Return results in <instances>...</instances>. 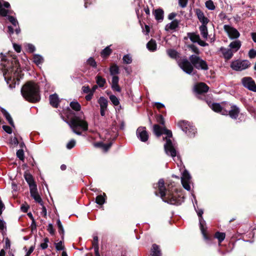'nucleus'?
Masks as SVG:
<instances>
[{
  "label": "nucleus",
  "mask_w": 256,
  "mask_h": 256,
  "mask_svg": "<svg viewBox=\"0 0 256 256\" xmlns=\"http://www.w3.org/2000/svg\"><path fill=\"white\" fill-rule=\"evenodd\" d=\"M70 108L65 110V122L70 126L72 132L80 136L82 132L88 130V122L86 120L82 112L80 113L82 106L77 100H73L70 104Z\"/></svg>",
  "instance_id": "obj_1"
},
{
  "label": "nucleus",
  "mask_w": 256,
  "mask_h": 256,
  "mask_svg": "<svg viewBox=\"0 0 256 256\" xmlns=\"http://www.w3.org/2000/svg\"><path fill=\"white\" fill-rule=\"evenodd\" d=\"M155 188H158V193L164 201L172 204L179 206L182 204L181 198L178 194L176 188L170 186V185L166 188L164 186V182L163 179H160L156 184Z\"/></svg>",
  "instance_id": "obj_2"
},
{
  "label": "nucleus",
  "mask_w": 256,
  "mask_h": 256,
  "mask_svg": "<svg viewBox=\"0 0 256 256\" xmlns=\"http://www.w3.org/2000/svg\"><path fill=\"white\" fill-rule=\"evenodd\" d=\"M21 94L26 100L30 103L38 102L41 99L40 86L33 81H28L22 86Z\"/></svg>",
  "instance_id": "obj_3"
},
{
  "label": "nucleus",
  "mask_w": 256,
  "mask_h": 256,
  "mask_svg": "<svg viewBox=\"0 0 256 256\" xmlns=\"http://www.w3.org/2000/svg\"><path fill=\"white\" fill-rule=\"evenodd\" d=\"M189 60L192 64L194 68L198 70H208V66L206 61L202 59L199 56L192 54L189 57Z\"/></svg>",
  "instance_id": "obj_4"
},
{
  "label": "nucleus",
  "mask_w": 256,
  "mask_h": 256,
  "mask_svg": "<svg viewBox=\"0 0 256 256\" xmlns=\"http://www.w3.org/2000/svg\"><path fill=\"white\" fill-rule=\"evenodd\" d=\"M250 66V63L248 60H237L232 62L230 67L234 70L242 71L248 68Z\"/></svg>",
  "instance_id": "obj_5"
},
{
  "label": "nucleus",
  "mask_w": 256,
  "mask_h": 256,
  "mask_svg": "<svg viewBox=\"0 0 256 256\" xmlns=\"http://www.w3.org/2000/svg\"><path fill=\"white\" fill-rule=\"evenodd\" d=\"M178 66L180 68L188 74H191L194 69V66L190 60L186 58L180 60L178 62Z\"/></svg>",
  "instance_id": "obj_6"
},
{
  "label": "nucleus",
  "mask_w": 256,
  "mask_h": 256,
  "mask_svg": "<svg viewBox=\"0 0 256 256\" xmlns=\"http://www.w3.org/2000/svg\"><path fill=\"white\" fill-rule=\"evenodd\" d=\"M164 140H166V142L164 145V148L167 155L174 158L176 156V150L174 148L172 141L170 138L166 137L164 138Z\"/></svg>",
  "instance_id": "obj_7"
},
{
  "label": "nucleus",
  "mask_w": 256,
  "mask_h": 256,
  "mask_svg": "<svg viewBox=\"0 0 256 256\" xmlns=\"http://www.w3.org/2000/svg\"><path fill=\"white\" fill-rule=\"evenodd\" d=\"M198 218L200 228L204 239L206 240H211L212 239V237L210 236V234H208L206 232L207 227L206 226V222L204 220L202 216Z\"/></svg>",
  "instance_id": "obj_8"
},
{
  "label": "nucleus",
  "mask_w": 256,
  "mask_h": 256,
  "mask_svg": "<svg viewBox=\"0 0 256 256\" xmlns=\"http://www.w3.org/2000/svg\"><path fill=\"white\" fill-rule=\"evenodd\" d=\"M242 82L244 87L250 90L256 92V84L251 77H244L242 78Z\"/></svg>",
  "instance_id": "obj_9"
},
{
  "label": "nucleus",
  "mask_w": 256,
  "mask_h": 256,
  "mask_svg": "<svg viewBox=\"0 0 256 256\" xmlns=\"http://www.w3.org/2000/svg\"><path fill=\"white\" fill-rule=\"evenodd\" d=\"M224 30L228 34L230 39L238 38L240 36V34L238 30L236 28L229 25H224Z\"/></svg>",
  "instance_id": "obj_10"
},
{
  "label": "nucleus",
  "mask_w": 256,
  "mask_h": 256,
  "mask_svg": "<svg viewBox=\"0 0 256 256\" xmlns=\"http://www.w3.org/2000/svg\"><path fill=\"white\" fill-rule=\"evenodd\" d=\"M136 136L142 142L148 141L149 136L144 126H140L136 130Z\"/></svg>",
  "instance_id": "obj_11"
},
{
  "label": "nucleus",
  "mask_w": 256,
  "mask_h": 256,
  "mask_svg": "<svg viewBox=\"0 0 256 256\" xmlns=\"http://www.w3.org/2000/svg\"><path fill=\"white\" fill-rule=\"evenodd\" d=\"M194 90L197 94H202L208 92L209 87L206 84L201 82L195 85Z\"/></svg>",
  "instance_id": "obj_12"
},
{
  "label": "nucleus",
  "mask_w": 256,
  "mask_h": 256,
  "mask_svg": "<svg viewBox=\"0 0 256 256\" xmlns=\"http://www.w3.org/2000/svg\"><path fill=\"white\" fill-rule=\"evenodd\" d=\"M194 10L202 24L207 25L210 20L204 16L203 12L200 8L194 9Z\"/></svg>",
  "instance_id": "obj_13"
},
{
  "label": "nucleus",
  "mask_w": 256,
  "mask_h": 256,
  "mask_svg": "<svg viewBox=\"0 0 256 256\" xmlns=\"http://www.w3.org/2000/svg\"><path fill=\"white\" fill-rule=\"evenodd\" d=\"M24 178L27 183L28 184L30 190L32 188H34L37 187L33 176L30 172H24Z\"/></svg>",
  "instance_id": "obj_14"
},
{
  "label": "nucleus",
  "mask_w": 256,
  "mask_h": 256,
  "mask_svg": "<svg viewBox=\"0 0 256 256\" xmlns=\"http://www.w3.org/2000/svg\"><path fill=\"white\" fill-rule=\"evenodd\" d=\"M30 190L31 196L36 202L40 204L42 206H43V202L40 196L38 193L37 187L34 188H30Z\"/></svg>",
  "instance_id": "obj_15"
},
{
  "label": "nucleus",
  "mask_w": 256,
  "mask_h": 256,
  "mask_svg": "<svg viewBox=\"0 0 256 256\" xmlns=\"http://www.w3.org/2000/svg\"><path fill=\"white\" fill-rule=\"evenodd\" d=\"M50 104L53 107L57 108L60 102L58 95L56 94H54L49 96Z\"/></svg>",
  "instance_id": "obj_16"
},
{
  "label": "nucleus",
  "mask_w": 256,
  "mask_h": 256,
  "mask_svg": "<svg viewBox=\"0 0 256 256\" xmlns=\"http://www.w3.org/2000/svg\"><path fill=\"white\" fill-rule=\"evenodd\" d=\"M119 77L118 76H114L112 77L111 88L114 91L120 92L122 88L118 84Z\"/></svg>",
  "instance_id": "obj_17"
},
{
  "label": "nucleus",
  "mask_w": 256,
  "mask_h": 256,
  "mask_svg": "<svg viewBox=\"0 0 256 256\" xmlns=\"http://www.w3.org/2000/svg\"><path fill=\"white\" fill-rule=\"evenodd\" d=\"M220 51L222 54L224 58L226 60H230L234 55V52L230 48L222 47L220 48Z\"/></svg>",
  "instance_id": "obj_18"
},
{
  "label": "nucleus",
  "mask_w": 256,
  "mask_h": 256,
  "mask_svg": "<svg viewBox=\"0 0 256 256\" xmlns=\"http://www.w3.org/2000/svg\"><path fill=\"white\" fill-rule=\"evenodd\" d=\"M240 108L236 106L233 105L231 106V110L228 111V115L232 118L236 120L240 114Z\"/></svg>",
  "instance_id": "obj_19"
},
{
  "label": "nucleus",
  "mask_w": 256,
  "mask_h": 256,
  "mask_svg": "<svg viewBox=\"0 0 256 256\" xmlns=\"http://www.w3.org/2000/svg\"><path fill=\"white\" fill-rule=\"evenodd\" d=\"M155 18L158 21L163 20L164 18V11L162 8H158L153 11Z\"/></svg>",
  "instance_id": "obj_20"
},
{
  "label": "nucleus",
  "mask_w": 256,
  "mask_h": 256,
  "mask_svg": "<svg viewBox=\"0 0 256 256\" xmlns=\"http://www.w3.org/2000/svg\"><path fill=\"white\" fill-rule=\"evenodd\" d=\"M212 237V239L211 240H207L208 242H210L214 238H217L218 240L219 244L224 240L226 237V234L224 232H216L214 236L210 235Z\"/></svg>",
  "instance_id": "obj_21"
},
{
  "label": "nucleus",
  "mask_w": 256,
  "mask_h": 256,
  "mask_svg": "<svg viewBox=\"0 0 256 256\" xmlns=\"http://www.w3.org/2000/svg\"><path fill=\"white\" fill-rule=\"evenodd\" d=\"M241 45V42L239 40H236L231 42L229 44V47L234 52H235L240 48Z\"/></svg>",
  "instance_id": "obj_22"
},
{
  "label": "nucleus",
  "mask_w": 256,
  "mask_h": 256,
  "mask_svg": "<svg viewBox=\"0 0 256 256\" xmlns=\"http://www.w3.org/2000/svg\"><path fill=\"white\" fill-rule=\"evenodd\" d=\"M164 126L155 124L153 126V132L157 136L160 137L163 134Z\"/></svg>",
  "instance_id": "obj_23"
},
{
  "label": "nucleus",
  "mask_w": 256,
  "mask_h": 256,
  "mask_svg": "<svg viewBox=\"0 0 256 256\" xmlns=\"http://www.w3.org/2000/svg\"><path fill=\"white\" fill-rule=\"evenodd\" d=\"M0 110L6 118V120L8 121L9 124L13 128H14L15 125L14 122L9 113L5 109L2 108H0Z\"/></svg>",
  "instance_id": "obj_24"
},
{
  "label": "nucleus",
  "mask_w": 256,
  "mask_h": 256,
  "mask_svg": "<svg viewBox=\"0 0 256 256\" xmlns=\"http://www.w3.org/2000/svg\"><path fill=\"white\" fill-rule=\"evenodd\" d=\"M186 132H184L188 136L190 137L194 136L196 132V128L192 126L190 122H188V126H186Z\"/></svg>",
  "instance_id": "obj_25"
},
{
  "label": "nucleus",
  "mask_w": 256,
  "mask_h": 256,
  "mask_svg": "<svg viewBox=\"0 0 256 256\" xmlns=\"http://www.w3.org/2000/svg\"><path fill=\"white\" fill-rule=\"evenodd\" d=\"M110 73L112 76H116L120 72V70L118 66L116 64H112L109 68Z\"/></svg>",
  "instance_id": "obj_26"
},
{
  "label": "nucleus",
  "mask_w": 256,
  "mask_h": 256,
  "mask_svg": "<svg viewBox=\"0 0 256 256\" xmlns=\"http://www.w3.org/2000/svg\"><path fill=\"white\" fill-rule=\"evenodd\" d=\"M179 22L177 20H174L170 23L168 24L165 27V30L168 31L170 30H174L178 26Z\"/></svg>",
  "instance_id": "obj_27"
},
{
  "label": "nucleus",
  "mask_w": 256,
  "mask_h": 256,
  "mask_svg": "<svg viewBox=\"0 0 256 256\" xmlns=\"http://www.w3.org/2000/svg\"><path fill=\"white\" fill-rule=\"evenodd\" d=\"M152 256H162V252L159 246L153 244L152 248Z\"/></svg>",
  "instance_id": "obj_28"
},
{
  "label": "nucleus",
  "mask_w": 256,
  "mask_h": 256,
  "mask_svg": "<svg viewBox=\"0 0 256 256\" xmlns=\"http://www.w3.org/2000/svg\"><path fill=\"white\" fill-rule=\"evenodd\" d=\"M96 82L100 88H103L106 84V80L98 74L96 76Z\"/></svg>",
  "instance_id": "obj_29"
},
{
  "label": "nucleus",
  "mask_w": 256,
  "mask_h": 256,
  "mask_svg": "<svg viewBox=\"0 0 256 256\" xmlns=\"http://www.w3.org/2000/svg\"><path fill=\"white\" fill-rule=\"evenodd\" d=\"M147 48L151 52H154L156 50L157 45L154 40L151 39L146 44Z\"/></svg>",
  "instance_id": "obj_30"
},
{
  "label": "nucleus",
  "mask_w": 256,
  "mask_h": 256,
  "mask_svg": "<svg viewBox=\"0 0 256 256\" xmlns=\"http://www.w3.org/2000/svg\"><path fill=\"white\" fill-rule=\"evenodd\" d=\"M32 62L37 66L42 64L44 62V59L40 54H34L32 56Z\"/></svg>",
  "instance_id": "obj_31"
},
{
  "label": "nucleus",
  "mask_w": 256,
  "mask_h": 256,
  "mask_svg": "<svg viewBox=\"0 0 256 256\" xmlns=\"http://www.w3.org/2000/svg\"><path fill=\"white\" fill-rule=\"evenodd\" d=\"M98 103L100 106V108L107 109L108 101L106 98L104 96H100L98 100Z\"/></svg>",
  "instance_id": "obj_32"
},
{
  "label": "nucleus",
  "mask_w": 256,
  "mask_h": 256,
  "mask_svg": "<svg viewBox=\"0 0 256 256\" xmlns=\"http://www.w3.org/2000/svg\"><path fill=\"white\" fill-rule=\"evenodd\" d=\"M187 36L192 42H198L200 38V36L196 32H188Z\"/></svg>",
  "instance_id": "obj_33"
},
{
  "label": "nucleus",
  "mask_w": 256,
  "mask_h": 256,
  "mask_svg": "<svg viewBox=\"0 0 256 256\" xmlns=\"http://www.w3.org/2000/svg\"><path fill=\"white\" fill-rule=\"evenodd\" d=\"M112 50L110 48V46H106L100 52V56L104 58H108L112 53Z\"/></svg>",
  "instance_id": "obj_34"
},
{
  "label": "nucleus",
  "mask_w": 256,
  "mask_h": 256,
  "mask_svg": "<svg viewBox=\"0 0 256 256\" xmlns=\"http://www.w3.org/2000/svg\"><path fill=\"white\" fill-rule=\"evenodd\" d=\"M199 29L202 36L204 38H207L208 36L207 25L202 24L199 27Z\"/></svg>",
  "instance_id": "obj_35"
},
{
  "label": "nucleus",
  "mask_w": 256,
  "mask_h": 256,
  "mask_svg": "<svg viewBox=\"0 0 256 256\" xmlns=\"http://www.w3.org/2000/svg\"><path fill=\"white\" fill-rule=\"evenodd\" d=\"M209 106L215 112L219 113L220 112L222 111V106L220 104L218 103H212L211 104H208Z\"/></svg>",
  "instance_id": "obj_36"
},
{
  "label": "nucleus",
  "mask_w": 256,
  "mask_h": 256,
  "mask_svg": "<svg viewBox=\"0 0 256 256\" xmlns=\"http://www.w3.org/2000/svg\"><path fill=\"white\" fill-rule=\"evenodd\" d=\"M167 54L172 58L176 59L179 57L178 52L174 49H168L167 50Z\"/></svg>",
  "instance_id": "obj_37"
},
{
  "label": "nucleus",
  "mask_w": 256,
  "mask_h": 256,
  "mask_svg": "<svg viewBox=\"0 0 256 256\" xmlns=\"http://www.w3.org/2000/svg\"><path fill=\"white\" fill-rule=\"evenodd\" d=\"M188 122L186 120H180L178 122V126L183 132H186V126H188Z\"/></svg>",
  "instance_id": "obj_38"
},
{
  "label": "nucleus",
  "mask_w": 256,
  "mask_h": 256,
  "mask_svg": "<svg viewBox=\"0 0 256 256\" xmlns=\"http://www.w3.org/2000/svg\"><path fill=\"white\" fill-rule=\"evenodd\" d=\"M187 47L192 50V51L194 52V54H196V56H198L200 54V51L199 50V49L198 48L197 46H196L194 44H188V45Z\"/></svg>",
  "instance_id": "obj_39"
},
{
  "label": "nucleus",
  "mask_w": 256,
  "mask_h": 256,
  "mask_svg": "<svg viewBox=\"0 0 256 256\" xmlns=\"http://www.w3.org/2000/svg\"><path fill=\"white\" fill-rule=\"evenodd\" d=\"M105 201L104 197L101 194L98 195L96 198V202L99 205H102Z\"/></svg>",
  "instance_id": "obj_40"
},
{
  "label": "nucleus",
  "mask_w": 256,
  "mask_h": 256,
  "mask_svg": "<svg viewBox=\"0 0 256 256\" xmlns=\"http://www.w3.org/2000/svg\"><path fill=\"white\" fill-rule=\"evenodd\" d=\"M109 98L114 106H118L120 104L119 100L116 96L111 94Z\"/></svg>",
  "instance_id": "obj_41"
},
{
  "label": "nucleus",
  "mask_w": 256,
  "mask_h": 256,
  "mask_svg": "<svg viewBox=\"0 0 256 256\" xmlns=\"http://www.w3.org/2000/svg\"><path fill=\"white\" fill-rule=\"evenodd\" d=\"M206 8L210 10H214L216 8V6L212 0H208L206 2Z\"/></svg>",
  "instance_id": "obj_42"
},
{
  "label": "nucleus",
  "mask_w": 256,
  "mask_h": 256,
  "mask_svg": "<svg viewBox=\"0 0 256 256\" xmlns=\"http://www.w3.org/2000/svg\"><path fill=\"white\" fill-rule=\"evenodd\" d=\"M16 156L20 160L23 161L24 159V150L23 149H20L16 151Z\"/></svg>",
  "instance_id": "obj_43"
},
{
  "label": "nucleus",
  "mask_w": 256,
  "mask_h": 256,
  "mask_svg": "<svg viewBox=\"0 0 256 256\" xmlns=\"http://www.w3.org/2000/svg\"><path fill=\"white\" fill-rule=\"evenodd\" d=\"M76 145V140L74 139H72L66 144V148L68 150H71L74 148Z\"/></svg>",
  "instance_id": "obj_44"
},
{
  "label": "nucleus",
  "mask_w": 256,
  "mask_h": 256,
  "mask_svg": "<svg viewBox=\"0 0 256 256\" xmlns=\"http://www.w3.org/2000/svg\"><path fill=\"white\" fill-rule=\"evenodd\" d=\"M87 64L91 66L93 68H96L97 66V64L94 59L90 57L87 60Z\"/></svg>",
  "instance_id": "obj_45"
},
{
  "label": "nucleus",
  "mask_w": 256,
  "mask_h": 256,
  "mask_svg": "<svg viewBox=\"0 0 256 256\" xmlns=\"http://www.w3.org/2000/svg\"><path fill=\"white\" fill-rule=\"evenodd\" d=\"M190 176L188 172L184 170L182 173V176L181 178V180H190Z\"/></svg>",
  "instance_id": "obj_46"
},
{
  "label": "nucleus",
  "mask_w": 256,
  "mask_h": 256,
  "mask_svg": "<svg viewBox=\"0 0 256 256\" xmlns=\"http://www.w3.org/2000/svg\"><path fill=\"white\" fill-rule=\"evenodd\" d=\"M7 18L14 26H16L18 24V22L14 16L8 15Z\"/></svg>",
  "instance_id": "obj_47"
},
{
  "label": "nucleus",
  "mask_w": 256,
  "mask_h": 256,
  "mask_svg": "<svg viewBox=\"0 0 256 256\" xmlns=\"http://www.w3.org/2000/svg\"><path fill=\"white\" fill-rule=\"evenodd\" d=\"M122 60L124 63L126 64H130L132 62V58L130 54L124 55L122 58Z\"/></svg>",
  "instance_id": "obj_48"
},
{
  "label": "nucleus",
  "mask_w": 256,
  "mask_h": 256,
  "mask_svg": "<svg viewBox=\"0 0 256 256\" xmlns=\"http://www.w3.org/2000/svg\"><path fill=\"white\" fill-rule=\"evenodd\" d=\"M56 224L58 228V231L60 234H63L64 232V230L63 228L62 224L60 220V219L57 220H56Z\"/></svg>",
  "instance_id": "obj_49"
},
{
  "label": "nucleus",
  "mask_w": 256,
  "mask_h": 256,
  "mask_svg": "<svg viewBox=\"0 0 256 256\" xmlns=\"http://www.w3.org/2000/svg\"><path fill=\"white\" fill-rule=\"evenodd\" d=\"M157 122H158L160 124L162 125V126H165V121L163 116L162 114H159L156 117Z\"/></svg>",
  "instance_id": "obj_50"
},
{
  "label": "nucleus",
  "mask_w": 256,
  "mask_h": 256,
  "mask_svg": "<svg viewBox=\"0 0 256 256\" xmlns=\"http://www.w3.org/2000/svg\"><path fill=\"white\" fill-rule=\"evenodd\" d=\"M10 10H6V8H0V16L3 17H6L8 16V14L10 13Z\"/></svg>",
  "instance_id": "obj_51"
},
{
  "label": "nucleus",
  "mask_w": 256,
  "mask_h": 256,
  "mask_svg": "<svg viewBox=\"0 0 256 256\" xmlns=\"http://www.w3.org/2000/svg\"><path fill=\"white\" fill-rule=\"evenodd\" d=\"M92 245L94 248H99L98 246V236H95L93 238V240L92 241Z\"/></svg>",
  "instance_id": "obj_52"
},
{
  "label": "nucleus",
  "mask_w": 256,
  "mask_h": 256,
  "mask_svg": "<svg viewBox=\"0 0 256 256\" xmlns=\"http://www.w3.org/2000/svg\"><path fill=\"white\" fill-rule=\"evenodd\" d=\"M182 186L187 190H190V180H181Z\"/></svg>",
  "instance_id": "obj_53"
},
{
  "label": "nucleus",
  "mask_w": 256,
  "mask_h": 256,
  "mask_svg": "<svg viewBox=\"0 0 256 256\" xmlns=\"http://www.w3.org/2000/svg\"><path fill=\"white\" fill-rule=\"evenodd\" d=\"M163 134L167 136L166 138H170L172 136V132L166 128V126H164Z\"/></svg>",
  "instance_id": "obj_54"
},
{
  "label": "nucleus",
  "mask_w": 256,
  "mask_h": 256,
  "mask_svg": "<svg viewBox=\"0 0 256 256\" xmlns=\"http://www.w3.org/2000/svg\"><path fill=\"white\" fill-rule=\"evenodd\" d=\"M30 208V206L26 203L22 204L20 206V210L24 212H27Z\"/></svg>",
  "instance_id": "obj_55"
},
{
  "label": "nucleus",
  "mask_w": 256,
  "mask_h": 256,
  "mask_svg": "<svg viewBox=\"0 0 256 256\" xmlns=\"http://www.w3.org/2000/svg\"><path fill=\"white\" fill-rule=\"evenodd\" d=\"M26 49L27 51L29 53H33L36 50L35 46L33 44H28L26 46Z\"/></svg>",
  "instance_id": "obj_56"
},
{
  "label": "nucleus",
  "mask_w": 256,
  "mask_h": 256,
  "mask_svg": "<svg viewBox=\"0 0 256 256\" xmlns=\"http://www.w3.org/2000/svg\"><path fill=\"white\" fill-rule=\"evenodd\" d=\"M19 144V141L16 137L14 138H10V144L14 146H17Z\"/></svg>",
  "instance_id": "obj_57"
},
{
  "label": "nucleus",
  "mask_w": 256,
  "mask_h": 256,
  "mask_svg": "<svg viewBox=\"0 0 256 256\" xmlns=\"http://www.w3.org/2000/svg\"><path fill=\"white\" fill-rule=\"evenodd\" d=\"M248 56L250 58H254L256 57V50L254 49H250L248 54Z\"/></svg>",
  "instance_id": "obj_58"
},
{
  "label": "nucleus",
  "mask_w": 256,
  "mask_h": 256,
  "mask_svg": "<svg viewBox=\"0 0 256 256\" xmlns=\"http://www.w3.org/2000/svg\"><path fill=\"white\" fill-rule=\"evenodd\" d=\"M2 128L3 130L8 134H11L12 132V128L10 126L3 125Z\"/></svg>",
  "instance_id": "obj_59"
},
{
  "label": "nucleus",
  "mask_w": 256,
  "mask_h": 256,
  "mask_svg": "<svg viewBox=\"0 0 256 256\" xmlns=\"http://www.w3.org/2000/svg\"><path fill=\"white\" fill-rule=\"evenodd\" d=\"M47 230L50 232V234L52 235H54L55 232V230L53 228V226L52 224H48V226Z\"/></svg>",
  "instance_id": "obj_60"
},
{
  "label": "nucleus",
  "mask_w": 256,
  "mask_h": 256,
  "mask_svg": "<svg viewBox=\"0 0 256 256\" xmlns=\"http://www.w3.org/2000/svg\"><path fill=\"white\" fill-rule=\"evenodd\" d=\"M56 248L57 250H61L64 248V246H62V241H60L58 243H56Z\"/></svg>",
  "instance_id": "obj_61"
},
{
  "label": "nucleus",
  "mask_w": 256,
  "mask_h": 256,
  "mask_svg": "<svg viewBox=\"0 0 256 256\" xmlns=\"http://www.w3.org/2000/svg\"><path fill=\"white\" fill-rule=\"evenodd\" d=\"M112 145V142H109L108 144H104V146H102V149L104 152H107L111 147Z\"/></svg>",
  "instance_id": "obj_62"
},
{
  "label": "nucleus",
  "mask_w": 256,
  "mask_h": 256,
  "mask_svg": "<svg viewBox=\"0 0 256 256\" xmlns=\"http://www.w3.org/2000/svg\"><path fill=\"white\" fill-rule=\"evenodd\" d=\"M188 0H178L179 5L182 8H185L188 4Z\"/></svg>",
  "instance_id": "obj_63"
},
{
  "label": "nucleus",
  "mask_w": 256,
  "mask_h": 256,
  "mask_svg": "<svg viewBox=\"0 0 256 256\" xmlns=\"http://www.w3.org/2000/svg\"><path fill=\"white\" fill-rule=\"evenodd\" d=\"M82 90L84 94H88L91 92L90 88L88 86H84L82 87Z\"/></svg>",
  "instance_id": "obj_64"
}]
</instances>
